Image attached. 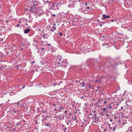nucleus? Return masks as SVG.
Masks as SVG:
<instances>
[{"label": "nucleus", "instance_id": "obj_8", "mask_svg": "<svg viewBox=\"0 0 132 132\" xmlns=\"http://www.w3.org/2000/svg\"><path fill=\"white\" fill-rule=\"evenodd\" d=\"M30 29H27L24 31V32L25 34H28L30 31Z\"/></svg>", "mask_w": 132, "mask_h": 132}, {"label": "nucleus", "instance_id": "obj_49", "mask_svg": "<svg viewBox=\"0 0 132 132\" xmlns=\"http://www.w3.org/2000/svg\"><path fill=\"white\" fill-rule=\"evenodd\" d=\"M67 112V111H64V113H65Z\"/></svg>", "mask_w": 132, "mask_h": 132}, {"label": "nucleus", "instance_id": "obj_9", "mask_svg": "<svg viewBox=\"0 0 132 132\" xmlns=\"http://www.w3.org/2000/svg\"><path fill=\"white\" fill-rule=\"evenodd\" d=\"M56 28L55 27L53 26L50 30L51 32H53L54 30H55Z\"/></svg>", "mask_w": 132, "mask_h": 132}, {"label": "nucleus", "instance_id": "obj_4", "mask_svg": "<svg viewBox=\"0 0 132 132\" xmlns=\"http://www.w3.org/2000/svg\"><path fill=\"white\" fill-rule=\"evenodd\" d=\"M116 127V126H114L113 128L112 127H109V131L110 132H113V131H114L115 130Z\"/></svg>", "mask_w": 132, "mask_h": 132}, {"label": "nucleus", "instance_id": "obj_2", "mask_svg": "<svg viewBox=\"0 0 132 132\" xmlns=\"http://www.w3.org/2000/svg\"><path fill=\"white\" fill-rule=\"evenodd\" d=\"M33 3L34 5L31 7V9L30 10V11L32 12H34L35 11H37L38 9V7L35 6L34 3L33 2Z\"/></svg>", "mask_w": 132, "mask_h": 132}, {"label": "nucleus", "instance_id": "obj_41", "mask_svg": "<svg viewBox=\"0 0 132 132\" xmlns=\"http://www.w3.org/2000/svg\"><path fill=\"white\" fill-rule=\"evenodd\" d=\"M46 118H47V117H46L44 119V120H45L46 119Z\"/></svg>", "mask_w": 132, "mask_h": 132}, {"label": "nucleus", "instance_id": "obj_64", "mask_svg": "<svg viewBox=\"0 0 132 132\" xmlns=\"http://www.w3.org/2000/svg\"><path fill=\"white\" fill-rule=\"evenodd\" d=\"M68 121H69V122H70L71 121H70V120H69Z\"/></svg>", "mask_w": 132, "mask_h": 132}, {"label": "nucleus", "instance_id": "obj_38", "mask_svg": "<svg viewBox=\"0 0 132 132\" xmlns=\"http://www.w3.org/2000/svg\"><path fill=\"white\" fill-rule=\"evenodd\" d=\"M19 102L17 103V105H19Z\"/></svg>", "mask_w": 132, "mask_h": 132}, {"label": "nucleus", "instance_id": "obj_47", "mask_svg": "<svg viewBox=\"0 0 132 132\" xmlns=\"http://www.w3.org/2000/svg\"><path fill=\"white\" fill-rule=\"evenodd\" d=\"M57 110V109H54V111H55V110Z\"/></svg>", "mask_w": 132, "mask_h": 132}, {"label": "nucleus", "instance_id": "obj_30", "mask_svg": "<svg viewBox=\"0 0 132 132\" xmlns=\"http://www.w3.org/2000/svg\"><path fill=\"white\" fill-rule=\"evenodd\" d=\"M56 83H54L55 85H53V86H55V85H56Z\"/></svg>", "mask_w": 132, "mask_h": 132}, {"label": "nucleus", "instance_id": "obj_34", "mask_svg": "<svg viewBox=\"0 0 132 132\" xmlns=\"http://www.w3.org/2000/svg\"><path fill=\"white\" fill-rule=\"evenodd\" d=\"M84 98V97H83V96H82V97H81V99H82V98Z\"/></svg>", "mask_w": 132, "mask_h": 132}, {"label": "nucleus", "instance_id": "obj_51", "mask_svg": "<svg viewBox=\"0 0 132 132\" xmlns=\"http://www.w3.org/2000/svg\"><path fill=\"white\" fill-rule=\"evenodd\" d=\"M115 64H116V65H118V64H117V63H116Z\"/></svg>", "mask_w": 132, "mask_h": 132}, {"label": "nucleus", "instance_id": "obj_44", "mask_svg": "<svg viewBox=\"0 0 132 132\" xmlns=\"http://www.w3.org/2000/svg\"><path fill=\"white\" fill-rule=\"evenodd\" d=\"M116 105H119V103H118V104H116Z\"/></svg>", "mask_w": 132, "mask_h": 132}, {"label": "nucleus", "instance_id": "obj_31", "mask_svg": "<svg viewBox=\"0 0 132 132\" xmlns=\"http://www.w3.org/2000/svg\"><path fill=\"white\" fill-rule=\"evenodd\" d=\"M87 9H89V6H88L87 7Z\"/></svg>", "mask_w": 132, "mask_h": 132}, {"label": "nucleus", "instance_id": "obj_20", "mask_svg": "<svg viewBox=\"0 0 132 132\" xmlns=\"http://www.w3.org/2000/svg\"><path fill=\"white\" fill-rule=\"evenodd\" d=\"M25 86V85H23V86L21 88V89H23L24 88Z\"/></svg>", "mask_w": 132, "mask_h": 132}, {"label": "nucleus", "instance_id": "obj_45", "mask_svg": "<svg viewBox=\"0 0 132 132\" xmlns=\"http://www.w3.org/2000/svg\"><path fill=\"white\" fill-rule=\"evenodd\" d=\"M67 125H69V123L68 122L67 123Z\"/></svg>", "mask_w": 132, "mask_h": 132}, {"label": "nucleus", "instance_id": "obj_36", "mask_svg": "<svg viewBox=\"0 0 132 132\" xmlns=\"http://www.w3.org/2000/svg\"><path fill=\"white\" fill-rule=\"evenodd\" d=\"M35 63V62H32V64H34V63Z\"/></svg>", "mask_w": 132, "mask_h": 132}, {"label": "nucleus", "instance_id": "obj_13", "mask_svg": "<svg viewBox=\"0 0 132 132\" xmlns=\"http://www.w3.org/2000/svg\"><path fill=\"white\" fill-rule=\"evenodd\" d=\"M82 85L81 86V87H83L84 86L85 83L84 82H82Z\"/></svg>", "mask_w": 132, "mask_h": 132}, {"label": "nucleus", "instance_id": "obj_19", "mask_svg": "<svg viewBox=\"0 0 132 132\" xmlns=\"http://www.w3.org/2000/svg\"><path fill=\"white\" fill-rule=\"evenodd\" d=\"M59 34L60 36H61L62 35V33H60Z\"/></svg>", "mask_w": 132, "mask_h": 132}, {"label": "nucleus", "instance_id": "obj_1", "mask_svg": "<svg viewBox=\"0 0 132 132\" xmlns=\"http://www.w3.org/2000/svg\"><path fill=\"white\" fill-rule=\"evenodd\" d=\"M67 63L66 61L63 60V59L61 58H59L57 57L56 59V63L57 64H59V66L62 67H64L66 65L65 64H67Z\"/></svg>", "mask_w": 132, "mask_h": 132}, {"label": "nucleus", "instance_id": "obj_50", "mask_svg": "<svg viewBox=\"0 0 132 132\" xmlns=\"http://www.w3.org/2000/svg\"><path fill=\"white\" fill-rule=\"evenodd\" d=\"M21 51L22 50H23V48H21Z\"/></svg>", "mask_w": 132, "mask_h": 132}, {"label": "nucleus", "instance_id": "obj_52", "mask_svg": "<svg viewBox=\"0 0 132 132\" xmlns=\"http://www.w3.org/2000/svg\"><path fill=\"white\" fill-rule=\"evenodd\" d=\"M111 21L112 22H113L114 21V20H112Z\"/></svg>", "mask_w": 132, "mask_h": 132}, {"label": "nucleus", "instance_id": "obj_60", "mask_svg": "<svg viewBox=\"0 0 132 132\" xmlns=\"http://www.w3.org/2000/svg\"><path fill=\"white\" fill-rule=\"evenodd\" d=\"M90 115H92V113H90Z\"/></svg>", "mask_w": 132, "mask_h": 132}, {"label": "nucleus", "instance_id": "obj_63", "mask_svg": "<svg viewBox=\"0 0 132 132\" xmlns=\"http://www.w3.org/2000/svg\"><path fill=\"white\" fill-rule=\"evenodd\" d=\"M2 104V103H1V104H0V105H1Z\"/></svg>", "mask_w": 132, "mask_h": 132}, {"label": "nucleus", "instance_id": "obj_32", "mask_svg": "<svg viewBox=\"0 0 132 132\" xmlns=\"http://www.w3.org/2000/svg\"><path fill=\"white\" fill-rule=\"evenodd\" d=\"M34 41L35 42H36V43H37V41L36 40H34Z\"/></svg>", "mask_w": 132, "mask_h": 132}, {"label": "nucleus", "instance_id": "obj_17", "mask_svg": "<svg viewBox=\"0 0 132 132\" xmlns=\"http://www.w3.org/2000/svg\"><path fill=\"white\" fill-rule=\"evenodd\" d=\"M16 26H17L18 27H19L20 26V25L19 24H17L16 25Z\"/></svg>", "mask_w": 132, "mask_h": 132}, {"label": "nucleus", "instance_id": "obj_35", "mask_svg": "<svg viewBox=\"0 0 132 132\" xmlns=\"http://www.w3.org/2000/svg\"><path fill=\"white\" fill-rule=\"evenodd\" d=\"M100 25L101 27H102V24H100Z\"/></svg>", "mask_w": 132, "mask_h": 132}, {"label": "nucleus", "instance_id": "obj_54", "mask_svg": "<svg viewBox=\"0 0 132 132\" xmlns=\"http://www.w3.org/2000/svg\"><path fill=\"white\" fill-rule=\"evenodd\" d=\"M130 132H132V130H130Z\"/></svg>", "mask_w": 132, "mask_h": 132}, {"label": "nucleus", "instance_id": "obj_6", "mask_svg": "<svg viewBox=\"0 0 132 132\" xmlns=\"http://www.w3.org/2000/svg\"><path fill=\"white\" fill-rule=\"evenodd\" d=\"M93 119L94 120L97 119V121H98V120L99 119V118L97 117L96 113L94 114V116L93 117Z\"/></svg>", "mask_w": 132, "mask_h": 132}, {"label": "nucleus", "instance_id": "obj_25", "mask_svg": "<svg viewBox=\"0 0 132 132\" xmlns=\"http://www.w3.org/2000/svg\"><path fill=\"white\" fill-rule=\"evenodd\" d=\"M88 4L86 3H85V5L86 6H87L88 5Z\"/></svg>", "mask_w": 132, "mask_h": 132}, {"label": "nucleus", "instance_id": "obj_29", "mask_svg": "<svg viewBox=\"0 0 132 132\" xmlns=\"http://www.w3.org/2000/svg\"><path fill=\"white\" fill-rule=\"evenodd\" d=\"M67 129V128L66 127H65L64 129V131H65V130Z\"/></svg>", "mask_w": 132, "mask_h": 132}, {"label": "nucleus", "instance_id": "obj_58", "mask_svg": "<svg viewBox=\"0 0 132 132\" xmlns=\"http://www.w3.org/2000/svg\"><path fill=\"white\" fill-rule=\"evenodd\" d=\"M59 119H61V118H59Z\"/></svg>", "mask_w": 132, "mask_h": 132}, {"label": "nucleus", "instance_id": "obj_33", "mask_svg": "<svg viewBox=\"0 0 132 132\" xmlns=\"http://www.w3.org/2000/svg\"><path fill=\"white\" fill-rule=\"evenodd\" d=\"M44 120V119H42L41 120V121H43Z\"/></svg>", "mask_w": 132, "mask_h": 132}, {"label": "nucleus", "instance_id": "obj_40", "mask_svg": "<svg viewBox=\"0 0 132 132\" xmlns=\"http://www.w3.org/2000/svg\"><path fill=\"white\" fill-rule=\"evenodd\" d=\"M95 104H96V105L98 104L97 102H96L95 103Z\"/></svg>", "mask_w": 132, "mask_h": 132}, {"label": "nucleus", "instance_id": "obj_39", "mask_svg": "<svg viewBox=\"0 0 132 132\" xmlns=\"http://www.w3.org/2000/svg\"><path fill=\"white\" fill-rule=\"evenodd\" d=\"M106 116H109V114H106Z\"/></svg>", "mask_w": 132, "mask_h": 132}, {"label": "nucleus", "instance_id": "obj_11", "mask_svg": "<svg viewBox=\"0 0 132 132\" xmlns=\"http://www.w3.org/2000/svg\"><path fill=\"white\" fill-rule=\"evenodd\" d=\"M26 42V41H24V42L22 43V45L23 46H24V47H25V44H26L25 42Z\"/></svg>", "mask_w": 132, "mask_h": 132}, {"label": "nucleus", "instance_id": "obj_18", "mask_svg": "<svg viewBox=\"0 0 132 132\" xmlns=\"http://www.w3.org/2000/svg\"><path fill=\"white\" fill-rule=\"evenodd\" d=\"M45 35V34H43V35H42V37H43V38H44L45 37V35Z\"/></svg>", "mask_w": 132, "mask_h": 132}, {"label": "nucleus", "instance_id": "obj_5", "mask_svg": "<svg viewBox=\"0 0 132 132\" xmlns=\"http://www.w3.org/2000/svg\"><path fill=\"white\" fill-rule=\"evenodd\" d=\"M102 15L103 16V18H102V19L103 20L106 18H109L110 17V16L109 15H106L103 14Z\"/></svg>", "mask_w": 132, "mask_h": 132}, {"label": "nucleus", "instance_id": "obj_53", "mask_svg": "<svg viewBox=\"0 0 132 132\" xmlns=\"http://www.w3.org/2000/svg\"><path fill=\"white\" fill-rule=\"evenodd\" d=\"M114 119H116V117H115L114 118Z\"/></svg>", "mask_w": 132, "mask_h": 132}, {"label": "nucleus", "instance_id": "obj_24", "mask_svg": "<svg viewBox=\"0 0 132 132\" xmlns=\"http://www.w3.org/2000/svg\"><path fill=\"white\" fill-rule=\"evenodd\" d=\"M103 130H104V131H107V129H104Z\"/></svg>", "mask_w": 132, "mask_h": 132}, {"label": "nucleus", "instance_id": "obj_42", "mask_svg": "<svg viewBox=\"0 0 132 132\" xmlns=\"http://www.w3.org/2000/svg\"><path fill=\"white\" fill-rule=\"evenodd\" d=\"M123 106H122V107H121V109H123Z\"/></svg>", "mask_w": 132, "mask_h": 132}, {"label": "nucleus", "instance_id": "obj_37", "mask_svg": "<svg viewBox=\"0 0 132 132\" xmlns=\"http://www.w3.org/2000/svg\"><path fill=\"white\" fill-rule=\"evenodd\" d=\"M106 103V101H105L104 102V104H105V103Z\"/></svg>", "mask_w": 132, "mask_h": 132}, {"label": "nucleus", "instance_id": "obj_48", "mask_svg": "<svg viewBox=\"0 0 132 132\" xmlns=\"http://www.w3.org/2000/svg\"><path fill=\"white\" fill-rule=\"evenodd\" d=\"M17 69H18L19 68V66H18V65H17Z\"/></svg>", "mask_w": 132, "mask_h": 132}, {"label": "nucleus", "instance_id": "obj_56", "mask_svg": "<svg viewBox=\"0 0 132 132\" xmlns=\"http://www.w3.org/2000/svg\"><path fill=\"white\" fill-rule=\"evenodd\" d=\"M98 90H95V91H97Z\"/></svg>", "mask_w": 132, "mask_h": 132}, {"label": "nucleus", "instance_id": "obj_10", "mask_svg": "<svg viewBox=\"0 0 132 132\" xmlns=\"http://www.w3.org/2000/svg\"><path fill=\"white\" fill-rule=\"evenodd\" d=\"M59 109H60L59 110V111H63V110L62 111V110H63V108L62 107H59Z\"/></svg>", "mask_w": 132, "mask_h": 132}, {"label": "nucleus", "instance_id": "obj_57", "mask_svg": "<svg viewBox=\"0 0 132 132\" xmlns=\"http://www.w3.org/2000/svg\"><path fill=\"white\" fill-rule=\"evenodd\" d=\"M53 105H54V106H55V104H53Z\"/></svg>", "mask_w": 132, "mask_h": 132}, {"label": "nucleus", "instance_id": "obj_26", "mask_svg": "<svg viewBox=\"0 0 132 132\" xmlns=\"http://www.w3.org/2000/svg\"><path fill=\"white\" fill-rule=\"evenodd\" d=\"M85 12L83 10H82V11H81V13H82L83 12Z\"/></svg>", "mask_w": 132, "mask_h": 132}, {"label": "nucleus", "instance_id": "obj_62", "mask_svg": "<svg viewBox=\"0 0 132 132\" xmlns=\"http://www.w3.org/2000/svg\"><path fill=\"white\" fill-rule=\"evenodd\" d=\"M39 85H42V84H40Z\"/></svg>", "mask_w": 132, "mask_h": 132}, {"label": "nucleus", "instance_id": "obj_61", "mask_svg": "<svg viewBox=\"0 0 132 132\" xmlns=\"http://www.w3.org/2000/svg\"><path fill=\"white\" fill-rule=\"evenodd\" d=\"M19 23H20V22H20V21H19Z\"/></svg>", "mask_w": 132, "mask_h": 132}, {"label": "nucleus", "instance_id": "obj_27", "mask_svg": "<svg viewBox=\"0 0 132 132\" xmlns=\"http://www.w3.org/2000/svg\"><path fill=\"white\" fill-rule=\"evenodd\" d=\"M110 120L111 122H112V119H110Z\"/></svg>", "mask_w": 132, "mask_h": 132}, {"label": "nucleus", "instance_id": "obj_22", "mask_svg": "<svg viewBox=\"0 0 132 132\" xmlns=\"http://www.w3.org/2000/svg\"><path fill=\"white\" fill-rule=\"evenodd\" d=\"M111 104H110L109 105V107L111 109L112 108V106H111Z\"/></svg>", "mask_w": 132, "mask_h": 132}, {"label": "nucleus", "instance_id": "obj_14", "mask_svg": "<svg viewBox=\"0 0 132 132\" xmlns=\"http://www.w3.org/2000/svg\"><path fill=\"white\" fill-rule=\"evenodd\" d=\"M82 8L78 10V11L79 12H81V11H82Z\"/></svg>", "mask_w": 132, "mask_h": 132}, {"label": "nucleus", "instance_id": "obj_21", "mask_svg": "<svg viewBox=\"0 0 132 132\" xmlns=\"http://www.w3.org/2000/svg\"><path fill=\"white\" fill-rule=\"evenodd\" d=\"M35 5L36 7H37L38 4H35Z\"/></svg>", "mask_w": 132, "mask_h": 132}, {"label": "nucleus", "instance_id": "obj_12", "mask_svg": "<svg viewBox=\"0 0 132 132\" xmlns=\"http://www.w3.org/2000/svg\"><path fill=\"white\" fill-rule=\"evenodd\" d=\"M102 110H103V112H104L105 111H106V110H107V109L105 108H103Z\"/></svg>", "mask_w": 132, "mask_h": 132}, {"label": "nucleus", "instance_id": "obj_46", "mask_svg": "<svg viewBox=\"0 0 132 132\" xmlns=\"http://www.w3.org/2000/svg\"><path fill=\"white\" fill-rule=\"evenodd\" d=\"M48 46H50V44H48Z\"/></svg>", "mask_w": 132, "mask_h": 132}, {"label": "nucleus", "instance_id": "obj_43", "mask_svg": "<svg viewBox=\"0 0 132 132\" xmlns=\"http://www.w3.org/2000/svg\"><path fill=\"white\" fill-rule=\"evenodd\" d=\"M44 49H45V48H42V50H44Z\"/></svg>", "mask_w": 132, "mask_h": 132}, {"label": "nucleus", "instance_id": "obj_7", "mask_svg": "<svg viewBox=\"0 0 132 132\" xmlns=\"http://www.w3.org/2000/svg\"><path fill=\"white\" fill-rule=\"evenodd\" d=\"M102 78V76L100 77V78L99 79H98L97 80H96L95 81V82H99L100 83H101V80Z\"/></svg>", "mask_w": 132, "mask_h": 132}, {"label": "nucleus", "instance_id": "obj_59", "mask_svg": "<svg viewBox=\"0 0 132 132\" xmlns=\"http://www.w3.org/2000/svg\"><path fill=\"white\" fill-rule=\"evenodd\" d=\"M114 93H117L116 91H115V92Z\"/></svg>", "mask_w": 132, "mask_h": 132}, {"label": "nucleus", "instance_id": "obj_28", "mask_svg": "<svg viewBox=\"0 0 132 132\" xmlns=\"http://www.w3.org/2000/svg\"><path fill=\"white\" fill-rule=\"evenodd\" d=\"M76 117H75L74 118H73V117L72 118V119H74L75 120H76Z\"/></svg>", "mask_w": 132, "mask_h": 132}, {"label": "nucleus", "instance_id": "obj_23", "mask_svg": "<svg viewBox=\"0 0 132 132\" xmlns=\"http://www.w3.org/2000/svg\"><path fill=\"white\" fill-rule=\"evenodd\" d=\"M55 14H53L52 15V16H54V17H55Z\"/></svg>", "mask_w": 132, "mask_h": 132}, {"label": "nucleus", "instance_id": "obj_3", "mask_svg": "<svg viewBox=\"0 0 132 132\" xmlns=\"http://www.w3.org/2000/svg\"><path fill=\"white\" fill-rule=\"evenodd\" d=\"M19 111L18 110H14V109H13V110H12L11 111V113L13 115L14 114V113H18L19 112Z\"/></svg>", "mask_w": 132, "mask_h": 132}, {"label": "nucleus", "instance_id": "obj_15", "mask_svg": "<svg viewBox=\"0 0 132 132\" xmlns=\"http://www.w3.org/2000/svg\"><path fill=\"white\" fill-rule=\"evenodd\" d=\"M95 120H96L95 121H93V122H95V123H98V121H97V119Z\"/></svg>", "mask_w": 132, "mask_h": 132}, {"label": "nucleus", "instance_id": "obj_16", "mask_svg": "<svg viewBox=\"0 0 132 132\" xmlns=\"http://www.w3.org/2000/svg\"><path fill=\"white\" fill-rule=\"evenodd\" d=\"M48 123H49V122H48V123H47V124L45 123V126H49V125L48 124Z\"/></svg>", "mask_w": 132, "mask_h": 132}, {"label": "nucleus", "instance_id": "obj_55", "mask_svg": "<svg viewBox=\"0 0 132 132\" xmlns=\"http://www.w3.org/2000/svg\"><path fill=\"white\" fill-rule=\"evenodd\" d=\"M34 1L35 2H36V3L37 2V1H35V0H34Z\"/></svg>", "mask_w": 132, "mask_h": 132}]
</instances>
